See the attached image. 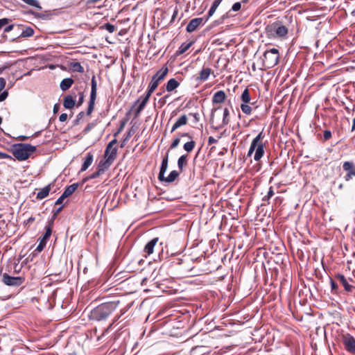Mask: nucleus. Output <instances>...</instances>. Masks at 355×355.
Segmentation results:
<instances>
[{"mask_svg":"<svg viewBox=\"0 0 355 355\" xmlns=\"http://www.w3.org/2000/svg\"><path fill=\"white\" fill-rule=\"evenodd\" d=\"M119 303V300L103 303L92 311L91 317L98 321L105 320L118 308Z\"/></svg>","mask_w":355,"mask_h":355,"instance_id":"f257e3e1","label":"nucleus"},{"mask_svg":"<svg viewBox=\"0 0 355 355\" xmlns=\"http://www.w3.org/2000/svg\"><path fill=\"white\" fill-rule=\"evenodd\" d=\"M10 151L18 161H25L36 151V147L29 144L19 143L13 144Z\"/></svg>","mask_w":355,"mask_h":355,"instance_id":"f03ea898","label":"nucleus"},{"mask_svg":"<svg viewBox=\"0 0 355 355\" xmlns=\"http://www.w3.org/2000/svg\"><path fill=\"white\" fill-rule=\"evenodd\" d=\"M168 153H166L165 156L164 157L162 164H161V167H160L159 173L158 175V180L160 182L171 183V182H174L176 180V178L179 176L180 172L174 170V171H172L167 177H165L164 174L168 168Z\"/></svg>","mask_w":355,"mask_h":355,"instance_id":"7ed1b4c3","label":"nucleus"},{"mask_svg":"<svg viewBox=\"0 0 355 355\" xmlns=\"http://www.w3.org/2000/svg\"><path fill=\"white\" fill-rule=\"evenodd\" d=\"M241 100L242 101V103L241 104V110L244 114L247 115H250L252 114V106H254V108L258 107L257 105H255L256 101H251L252 98L250 94V90L248 88H245L241 94Z\"/></svg>","mask_w":355,"mask_h":355,"instance_id":"20e7f679","label":"nucleus"},{"mask_svg":"<svg viewBox=\"0 0 355 355\" xmlns=\"http://www.w3.org/2000/svg\"><path fill=\"white\" fill-rule=\"evenodd\" d=\"M279 58L278 49L272 48L263 53V64L266 68H272L277 64Z\"/></svg>","mask_w":355,"mask_h":355,"instance_id":"39448f33","label":"nucleus"},{"mask_svg":"<svg viewBox=\"0 0 355 355\" xmlns=\"http://www.w3.org/2000/svg\"><path fill=\"white\" fill-rule=\"evenodd\" d=\"M266 29L268 35L272 37H285L288 33V28L278 22L268 25Z\"/></svg>","mask_w":355,"mask_h":355,"instance_id":"423d86ee","label":"nucleus"},{"mask_svg":"<svg viewBox=\"0 0 355 355\" xmlns=\"http://www.w3.org/2000/svg\"><path fill=\"white\" fill-rule=\"evenodd\" d=\"M342 342L345 350L351 354H355V338L349 334L342 336Z\"/></svg>","mask_w":355,"mask_h":355,"instance_id":"0eeeda50","label":"nucleus"},{"mask_svg":"<svg viewBox=\"0 0 355 355\" xmlns=\"http://www.w3.org/2000/svg\"><path fill=\"white\" fill-rule=\"evenodd\" d=\"M25 279L22 277H12L7 273L2 275L3 282L10 286H19L21 285Z\"/></svg>","mask_w":355,"mask_h":355,"instance_id":"6e6552de","label":"nucleus"},{"mask_svg":"<svg viewBox=\"0 0 355 355\" xmlns=\"http://www.w3.org/2000/svg\"><path fill=\"white\" fill-rule=\"evenodd\" d=\"M208 20V18L204 19V18H194L191 19L187 26L186 30L188 33H192L195 31L198 27L205 24Z\"/></svg>","mask_w":355,"mask_h":355,"instance_id":"1a4fd4ad","label":"nucleus"},{"mask_svg":"<svg viewBox=\"0 0 355 355\" xmlns=\"http://www.w3.org/2000/svg\"><path fill=\"white\" fill-rule=\"evenodd\" d=\"M335 278L340 282L347 292L353 293L355 296V286L349 284L343 275L340 273L336 274Z\"/></svg>","mask_w":355,"mask_h":355,"instance_id":"9d476101","label":"nucleus"},{"mask_svg":"<svg viewBox=\"0 0 355 355\" xmlns=\"http://www.w3.org/2000/svg\"><path fill=\"white\" fill-rule=\"evenodd\" d=\"M159 239L157 237L153 238L150 241H148L144 248V257H147L153 253L154 248L157 245Z\"/></svg>","mask_w":355,"mask_h":355,"instance_id":"9b49d317","label":"nucleus"},{"mask_svg":"<svg viewBox=\"0 0 355 355\" xmlns=\"http://www.w3.org/2000/svg\"><path fill=\"white\" fill-rule=\"evenodd\" d=\"M76 95L74 94V96L71 94L66 95L63 98V106L66 109H72L75 106L76 104Z\"/></svg>","mask_w":355,"mask_h":355,"instance_id":"f8f14e48","label":"nucleus"},{"mask_svg":"<svg viewBox=\"0 0 355 355\" xmlns=\"http://www.w3.org/2000/svg\"><path fill=\"white\" fill-rule=\"evenodd\" d=\"M226 97L227 96L224 91H218L213 95L212 103L213 104L222 103L225 101Z\"/></svg>","mask_w":355,"mask_h":355,"instance_id":"ddd939ff","label":"nucleus"},{"mask_svg":"<svg viewBox=\"0 0 355 355\" xmlns=\"http://www.w3.org/2000/svg\"><path fill=\"white\" fill-rule=\"evenodd\" d=\"M213 73L211 69L209 67L203 68L198 73V76L196 78V80L206 81L210 74Z\"/></svg>","mask_w":355,"mask_h":355,"instance_id":"4468645a","label":"nucleus"},{"mask_svg":"<svg viewBox=\"0 0 355 355\" xmlns=\"http://www.w3.org/2000/svg\"><path fill=\"white\" fill-rule=\"evenodd\" d=\"M116 155L117 148L116 147H111V148H108V146H107L104 153V157L114 162L116 158Z\"/></svg>","mask_w":355,"mask_h":355,"instance_id":"2eb2a0df","label":"nucleus"},{"mask_svg":"<svg viewBox=\"0 0 355 355\" xmlns=\"http://www.w3.org/2000/svg\"><path fill=\"white\" fill-rule=\"evenodd\" d=\"M180 83L175 78H171L165 85L166 90L172 92L180 86Z\"/></svg>","mask_w":355,"mask_h":355,"instance_id":"dca6fc26","label":"nucleus"},{"mask_svg":"<svg viewBox=\"0 0 355 355\" xmlns=\"http://www.w3.org/2000/svg\"><path fill=\"white\" fill-rule=\"evenodd\" d=\"M113 162V161L107 158H105V159H102L99 162L98 164V169L103 173L106 170H107L110 168V166L112 164Z\"/></svg>","mask_w":355,"mask_h":355,"instance_id":"f3484780","label":"nucleus"},{"mask_svg":"<svg viewBox=\"0 0 355 355\" xmlns=\"http://www.w3.org/2000/svg\"><path fill=\"white\" fill-rule=\"evenodd\" d=\"M352 162H345L343 164V168L344 171H347V174L345 175L344 178L345 181H349L354 175L352 174V172L349 171L350 169H352Z\"/></svg>","mask_w":355,"mask_h":355,"instance_id":"a211bd4d","label":"nucleus"},{"mask_svg":"<svg viewBox=\"0 0 355 355\" xmlns=\"http://www.w3.org/2000/svg\"><path fill=\"white\" fill-rule=\"evenodd\" d=\"M187 121H188V119L185 114L181 116L177 120V121L173 124V125L171 128V132H173L175 130H176L180 127L186 125L187 123Z\"/></svg>","mask_w":355,"mask_h":355,"instance_id":"6ab92c4d","label":"nucleus"},{"mask_svg":"<svg viewBox=\"0 0 355 355\" xmlns=\"http://www.w3.org/2000/svg\"><path fill=\"white\" fill-rule=\"evenodd\" d=\"M230 121V110L227 107H225L223 110L222 123L218 127H217L216 129L219 130L220 128H224L225 126L229 124Z\"/></svg>","mask_w":355,"mask_h":355,"instance_id":"aec40b11","label":"nucleus"},{"mask_svg":"<svg viewBox=\"0 0 355 355\" xmlns=\"http://www.w3.org/2000/svg\"><path fill=\"white\" fill-rule=\"evenodd\" d=\"M168 72V69L167 67H162L161 69L157 71L156 73L153 76L155 80H158L159 83L164 79L166 76Z\"/></svg>","mask_w":355,"mask_h":355,"instance_id":"412c9836","label":"nucleus"},{"mask_svg":"<svg viewBox=\"0 0 355 355\" xmlns=\"http://www.w3.org/2000/svg\"><path fill=\"white\" fill-rule=\"evenodd\" d=\"M264 144H259L258 146L256 147L255 153L254 155V159L255 161H259L264 154Z\"/></svg>","mask_w":355,"mask_h":355,"instance_id":"4be33fe9","label":"nucleus"},{"mask_svg":"<svg viewBox=\"0 0 355 355\" xmlns=\"http://www.w3.org/2000/svg\"><path fill=\"white\" fill-rule=\"evenodd\" d=\"M93 158L94 157L92 153H89L87 154L85 158V161L81 166L80 171H85L89 167V166L92 164Z\"/></svg>","mask_w":355,"mask_h":355,"instance_id":"5701e85b","label":"nucleus"},{"mask_svg":"<svg viewBox=\"0 0 355 355\" xmlns=\"http://www.w3.org/2000/svg\"><path fill=\"white\" fill-rule=\"evenodd\" d=\"M78 187V183H74V184H72L67 187L65 188L64 192L62 193L63 197H67V198L69 197L76 191Z\"/></svg>","mask_w":355,"mask_h":355,"instance_id":"b1692460","label":"nucleus"},{"mask_svg":"<svg viewBox=\"0 0 355 355\" xmlns=\"http://www.w3.org/2000/svg\"><path fill=\"white\" fill-rule=\"evenodd\" d=\"M73 83V80L71 78H64L60 84V87L62 91H67L69 89Z\"/></svg>","mask_w":355,"mask_h":355,"instance_id":"393cba45","label":"nucleus"},{"mask_svg":"<svg viewBox=\"0 0 355 355\" xmlns=\"http://www.w3.org/2000/svg\"><path fill=\"white\" fill-rule=\"evenodd\" d=\"M51 191V185L49 184L42 189L37 194V198L39 200H42L46 196H48L49 192Z\"/></svg>","mask_w":355,"mask_h":355,"instance_id":"a878e982","label":"nucleus"},{"mask_svg":"<svg viewBox=\"0 0 355 355\" xmlns=\"http://www.w3.org/2000/svg\"><path fill=\"white\" fill-rule=\"evenodd\" d=\"M187 165V155H181L178 160V167L180 172H182L184 167Z\"/></svg>","mask_w":355,"mask_h":355,"instance_id":"bb28decb","label":"nucleus"},{"mask_svg":"<svg viewBox=\"0 0 355 355\" xmlns=\"http://www.w3.org/2000/svg\"><path fill=\"white\" fill-rule=\"evenodd\" d=\"M193 42H190L188 43H182L181 46L179 47L178 50L176 52L177 55H182L193 44Z\"/></svg>","mask_w":355,"mask_h":355,"instance_id":"cd10ccee","label":"nucleus"},{"mask_svg":"<svg viewBox=\"0 0 355 355\" xmlns=\"http://www.w3.org/2000/svg\"><path fill=\"white\" fill-rule=\"evenodd\" d=\"M70 67L72 69L74 72L83 73L84 68L82 67L80 62H73L70 63Z\"/></svg>","mask_w":355,"mask_h":355,"instance_id":"c85d7f7f","label":"nucleus"},{"mask_svg":"<svg viewBox=\"0 0 355 355\" xmlns=\"http://www.w3.org/2000/svg\"><path fill=\"white\" fill-rule=\"evenodd\" d=\"M221 1H222V0H214V1L213 2V3L208 12V17L207 18L209 19L210 17H211L214 15V13L215 12L216 10L218 7V6L221 3Z\"/></svg>","mask_w":355,"mask_h":355,"instance_id":"c756f323","label":"nucleus"},{"mask_svg":"<svg viewBox=\"0 0 355 355\" xmlns=\"http://www.w3.org/2000/svg\"><path fill=\"white\" fill-rule=\"evenodd\" d=\"M91 93L90 96L96 97V91H97V83L96 80L95 76H93L91 80Z\"/></svg>","mask_w":355,"mask_h":355,"instance_id":"7c9ffc66","label":"nucleus"},{"mask_svg":"<svg viewBox=\"0 0 355 355\" xmlns=\"http://www.w3.org/2000/svg\"><path fill=\"white\" fill-rule=\"evenodd\" d=\"M159 83H160L158 80H155V78L152 77V79L149 83L147 91H148L150 93H153L157 89V87H158Z\"/></svg>","mask_w":355,"mask_h":355,"instance_id":"2f4dec72","label":"nucleus"},{"mask_svg":"<svg viewBox=\"0 0 355 355\" xmlns=\"http://www.w3.org/2000/svg\"><path fill=\"white\" fill-rule=\"evenodd\" d=\"M52 225H53V222H50L49 224L46 226V227H45L46 231H45L44 234L42 236L43 240L48 241L49 239V238L52 234Z\"/></svg>","mask_w":355,"mask_h":355,"instance_id":"473e14b6","label":"nucleus"},{"mask_svg":"<svg viewBox=\"0 0 355 355\" xmlns=\"http://www.w3.org/2000/svg\"><path fill=\"white\" fill-rule=\"evenodd\" d=\"M34 34V30L31 27H26L22 31L20 37H28L33 36Z\"/></svg>","mask_w":355,"mask_h":355,"instance_id":"72a5a7b5","label":"nucleus"},{"mask_svg":"<svg viewBox=\"0 0 355 355\" xmlns=\"http://www.w3.org/2000/svg\"><path fill=\"white\" fill-rule=\"evenodd\" d=\"M96 97L90 96L89 105L87 110V114L89 116L94 109V104Z\"/></svg>","mask_w":355,"mask_h":355,"instance_id":"f704fd0d","label":"nucleus"},{"mask_svg":"<svg viewBox=\"0 0 355 355\" xmlns=\"http://www.w3.org/2000/svg\"><path fill=\"white\" fill-rule=\"evenodd\" d=\"M196 146V142L193 140L188 141L184 144V150L187 151V153L191 152Z\"/></svg>","mask_w":355,"mask_h":355,"instance_id":"c9c22d12","label":"nucleus"},{"mask_svg":"<svg viewBox=\"0 0 355 355\" xmlns=\"http://www.w3.org/2000/svg\"><path fill=\"white\" fill-rule=\"evenodd\" d=\"M265 135L263 134V131L262 130L259 133V135L253 139V141H255L257 144H263L262 142L263 139L264 138Z\"/></svg>","mask_w":355,"mask_h":355,"instance_id":"e433bc0d","label":"nucleus"},{"mask_svg":"<svg viewBox=\"0 0 355 355\" xmlns=\"http://www.w3.org/2000/svg\"><path fill=\"white\" fill-rule=\"evenodd\" d=\"M103 173L101 171H100L98 169L97 170V171L93 173L92 175H90L89 176L85 178L84 179V182H86L89 180H92V179H95L98 177H99Z\"/></svg>","mask_w":355,"mask_h":355,"instance_id":"4c0bfd02","label":"nucleus"},{"mask_svg":"<svg viewBox=\"0 0 355 355\" xmlns=\"http://www.w3.org/2000/svg\"><path fill=\"white\" fill-rule=\"evenodd\" d=\"M126 122H127V119H123V120L121 121L120 126H119V129L114 134V137H116L118 136V135L123 130V128H124V127L125 125Z\"/></svg>","mask_w":355,"mask_h":355,"instance_id":"58836bf2","label":"nucleus"},{"mask_svg":"<svg viewBox=\"0 0 355 355\" xmlns=\"http://www.w3.org/2000/svg\"><path fill=\"white\" fill-rule=\"evenodd\" d=\"M257 146H258V144L257 143H255V141H252L250 146V148H249L248 152V157H250L252 155L254 151H255L256 147Z\"/></svg>","mask_w":355,"mask_h":355,"instance_id":"ea45409f","label":"nucleus"},{"mask_svg":"<svg viewBox=\"0 0 355 355\" xmlns=\"http://www.w3.org/2000/svg\"><path fill=\"white\" fill-rule=\"evenodd\" d=\"M274 195V191L272 187L269 188L268 193L266 196H264L262 199L263 201H268L270 198H272Z\"/></svg>","mask_w":355,"mask_h":355,"instance_id":"a19ab883","label":"nucleus"},{"mask_svg":"<svg viewBox=\"0 0 355 355\" xmlns=\"http://www.w3.org/2000/svg\"><path fill=\"white\" fill-rule=\"evenodd\" d=\"M103 28L107 30L109 33H112L115 31L116 28L114 25L106 23L104 24Z\"/></svg>","mask_w":355,"mask_h":355,"instance_id":"79ce46f5","label":"nucleus"},{"mask_svg":"<svg viewBox=\"0 0 355 355\" xmlns=\"http://www.w3.org/2000/svg\"><path fill=\"white\" fill-rule=\"evenodd\" d=\"M180 142V138H178V137L175 138L170 145V148L171 149L175 148L179 145Z\"/></svg>","mask_w":355,"mask_h":355,"instance_id":"37998d69","label":"nucleus"},{"mask_svg":"<svg viewBox=\"0 0 355 355\" xmlns=\"http://www.w3.org/2000/svg\"><path fill=\"white\" fill-rule=\"evenodd\" d=\"M330 284H331V291L334 293H336L338 291V288L337 284L332 279H330Z\"/></svg>","mask_w":355,"mask_h":355,"instance_id":"c03bdc74","label":"nucleus"},{"mask_svg":"<svg viewBox=\"0 0 355 355\" xmlns=\"http://www.w3.org/2000/svg\"><path fill=\"white\" fill-rule=\"evenodd\" d=\"M10 21V19H8V18H2V19H0V30L3 27V26H6V25L8 24Z\"/></svg>","mask_w":355,"mask_h":355,"instance_id":"a18cd8bd","label":"nucleus"},{"mask_svg":"<svg viewBox=\"0 0 355 355\" xmlns=\"http://www.w3.org/2000/svg\"><path fill=\"white\" fill-rule=\"evenodd\" d=\"M130 306V305H128L124 309H121L120 315H116L114 321H117L121 318V316L123 315L128 310Z\"/></svg>","mask_w":355,"mask_h":355,"instance_id":"49530a36","label":"nucleus"},{"mask_svg":"<svg viewBox=\"0 0 355 355\" xmlns=\"http://www.w3.org/2000/svg\"><path fill=\"white\" fill-rule=\"evenodd\" d=\"M85 115V113L83 112H80L76 116V119L74 121V125H78L79 123V121L83 118Z\"/></svg>","mask_w":355,"mask_h":355,"instance_id":"de8ad7c7","label":"nucleus"},{"mask_svg":"<svg viewBox=\"0 0 355 355\" xmlns=\"http://www.w3.org/2000/svg\"><path fill=\"white\" fill-rule=\"evenodd\" d=\"M323 137H324V141H327V140L330 139L331 137V132L329 130H324Z\"/></svg>","mask_w":355,"mask_h":355,"instance_id":"09e8293b","label":"nucleus"},{"mask_svg":"<svg viewBox=\"0 0 355 355\" xmlns=\"http://www.w3.org/2000/svg\"><path fill=\"white\" fill-rule=\"evenodd\" d=\"M241 8V3L240 2H236L233 4V6L232 7V10H233L234 12H237V11L240 10Z\"/></svg>","mask_w":355,"mask_h":355,"instance_id":"8fccbe9b","label":"nucleus"},{"mask_svg":"<svg viewBox=\"0 0 355 355\" xmlns=\"http://www.w3.org/2000/svg\"><path fill=\"white\" fill-rule=\"evenodd\" d=\"M9 159L10 160H14L11 155L6 154L5 153L0 152V159Z\"/></svg>","mask_w":355,"mask_h":355,"instance_id":"3c124183","label":"nucleus"},{"mask_svg":"<svg viewBox=\"0 0 355 355\" xmlns=\"http://www.w3.org/2000/svg\"><path fill=\"white\" fill-rule=\"evenodd\" d=\"M151 94L152 93L149 92L148 91H146L145 96L142 97L141 101L147 103L148 101H149Z\"/></svg>","mask_w":355,"mask_h":355,"instance_id":"603ef678","label":"nucleus"},{"mask_svg":"<svg viewBox=\"0 0 355 355\" xmlns=\"http://www.w3.org/2000/svg\"><path fill=\"white\" fill-rule=\"evenodd\" d=\"M8 96V92L5 90L0 94V102L5 101Z\"/></svg>","mask_w":355,"mask_h":355,"instance_id":"864d4df0","label":"nucleus"},{"mask_svg":"<svg viewBox=\"0 0 355 355\" xmlns=\"http://www.w3.org/2000/svg\"><path fill=\"white\" fill-rule=\"evenodd\" d=\"M132 136V133H131V131H129L126 137L123 139V142L121 143V148H123L124 146L125 145V143L127 141H128V139H130V137Z\"/></svg>","mask_w":355,"mask_h":355,"instance_id":"5fc2aeb1","label":"nucleus"},{"mask_svg":"<svg viewBox=\"0 0 355 355\" xmlns=\"http://www.w3.org/2000/svg\"><path fill=\"white\" fill-rule=\"evenodd\" d=\"M84 102V94L83 92H79V100L78 102V106L81 105Z\"/></svg>","mask_w":355,"mask_h":355,"instance_id":"6e6d98bb","label":"nucleus"},{"mask_svg":"<svg viewBox=\"0 0 355 355\" xmlns=\"http://www.w3.org/2000/svg\"><path fill=\"white\" fill-rule=\"evenodd\" d=\"M117 139H116V137L112 139L111 141L109 142V144H107V146H108V148H111V147H114V146L116 145L117 144Z\"/></svg>","mask_w":355,"mask_h":355,"instance_id":"4d7b16f0","label":"nucleus"},{"mask_svg":"<svg viewBox=\"0 0 355 355\" xmlns=\"http://www.w3.org/2000/svg\"><path fill=\"white\" fill-rule=\"evenodd\" d=\"M67 119V114L66 113H62V114H60V117H59V120L60 122H64L66 121Z\"/></svg>","mask_w":355,"mask_h":355,"instance_id":"13d9d810","label":"nucleus"},{"mask_svg":"<svg viewBox=\"0 0 355 355\" xmlns=\"http://www.w3.org/2000/svg\"><path fill=\"white\" fill-rule=\"evenodd\" d=\"M93 128V124L92 123H89L86 127L83 130V133L84 134H87L89 131H90L92 130V128Z\"/></svg>","mask_w":355,"mask_h":355,"instance_id":"bf43d9fd","label":"nucleus"},{"mask_svg":"<svg viewBox=\"0 0 355 355\" xmlns=\"http://www.w3.org/2000/svg\"><path fill=\"white\" fill-rule=\"evenodd\" d=\"M217 142H218V140L214 138L213 137H209L208 138V144L209 145L216 144Z\"/></svg>","mask_w":355,"mask_h":355,"instance_id":"052dcab7","label":"nucleus"},{"mask_svg":"<svg viewBox=\"0 0 355 355\" xmlns=\"http://www.w3.org/2000/svg\"><path fill=\"white\" fill-rule=\"evenodd\" d=\"M6 80L3 78H0V92L5 87Z\"/></svg>","mask_w":355,"mask_h":355,"instance_id":"680f3d73","label":"nucleus"},{"mask_svg":"<svg viewBox=\"0 0 355 355\" xmlns=\"http://www.w3.org/2000/svg\"><path fill=\"white\" fill-rule=\"evenodd\" d=\"M62 207H60L53 212L52 221L57 217L58 214L62 211Z\"/></svg>","mask_w":355,"mask_h":355,"instance_id":"e2e57ef3","label":"nucleus"},{"mask_svg":"<svg viewBox=\"0 0 355 355\" xmlns=\"http://www.w3.org/2000/svg\"><path fill=\"white\" fill-rule=\"evenodd\" d=\"M13 28H14L13 24L6 26L3 30L4 33H8V32L11 31L13 29Z\"/></svg>","mask_w":355,"mask_h":355,"instance_id":"0e129e2a","label":"nucleus"},{"mask_svg":"<svg viewBox=\"0 0 355 355\" xmlns=\"http://www.w3.org/2000/svg\"><path fill=\"white\" fill-rule=\"evenodd\" d=\"M67 197H63V194L61 195V196L56 200L55 205H60L62 202L64 198Z\"/></svg>","mask_w":355,"mask_h":355,"instance_id":"69168bd1","label":"nucleus"},{"mask_svg":"<svg viewBox=\"0 0 355 355\" xmlns=\"http://www.w3.org/2000/svg\"><path fill=\"white\" fill-rule=\"evenodd\" d=\"M44 247L42 245H39L37 246L36 249L35 250V251H37L38 252H42L43 250H44Z\"/></svg>","mask_w":355,"mask_h":355,"instance_id":"338daca9","label":"nucleus"},{"mask_svg":"<svg viewBox=\"0 0 355 355\" xmlns=\"http://www.w3.org/2000/svg\"><path fill=\"white\" fill-rule=\"evenodd\" d=\"M349 171H351L352 174L354 175V176L355 177V165L353 162H352V169H350Z\"/></svg>","mask_w":355,"mask_h":355,"instance_id":"774afa93","label":"nucleus"}]
</instances>
